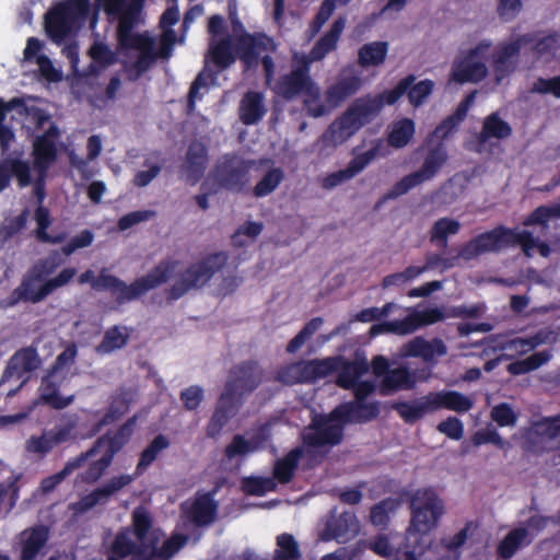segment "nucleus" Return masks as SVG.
I'll return each mask as SVG.
<instances>
[{
	"mask_svg": "<svg viewBox=\"0 0 560 560\" xmlns=\"http://www.w3.org/2000/svg\"><path fill=\"white\" fill-rule=\"evenodd\" d=\"M340 359L328 357L325 359L301 360L298 361L300 377L302 384H311L325 378L338 370Z\"/></svg>",
	"mask_w": 560,
	"mask_h": 560,
	"instance_id": "24",
	"label": "nucleus"
},
{
	"mask_svg": "<svg viewBox=\"0 0 560 560\" xmlns=\"http://www.w3.org/2000/svg\"><path fill=\"white\" fill-rule=\"evenodd\" d=\"M284 179V172L280 167L268 170L260 180L253 187L252 195L255 198H264L272 194Z\"/></svg>",
	"mask_w": 560,
	"mask_h": 560,
	"instance_id": "53",
	"label": "nucleus"
},
{
	"mask_svg": "<svg viewBox=\"0 0 560 560\" xmlns=\"http://www.w3.org/2000/svg\"><path fill=\"white\" fill-rule=\"evenodd\" d=\"M536 433L555 440L560 436V415L547 417L535 423Z\"/></svg>",
	"mask_w": 560,
	"mask_h": 560,
	"instance_id": "64",
	"label": "nucleus"
},
{
	"mask_svg": "<svg viewBox=\"0 0 560 560\" xmlns=\"http://www.w3.org/2000/svg\"><path fill=\"white\" fill-rule=\"evenodd\" d=\"M460 230V223L452 218H440L430 230V242L441 249L448 246V236L455 235Z\"/></svg>",
	"mask_w": 560,
	"mask_h": 560,
	"instance_id": "46",
	"label": "nucleus"
},
{
	"mask_svg": "<svg viewBox=\"0 0 560 560\" xmlns=\"http://www.w3.org/2000/svg\"><path fill=\"white\" fill-rule=\"evenodd\" d=\"M152 527V518L150 514L143 509H136L132 512L131 534H133L138 541H147V535Z\"/></svg>",
	"mask_w": 560,
	"mask_h": 560,
	"instance_id": "61",
	"label": "nucleus"
},
{
	"mask_svg": "<svg viewBox=\"0 0 560 560\" xmlns=\"http://www.w3.org/2000/svg\"><path fill=\"white\" fill-rule=\"evenodd\" d=\"M447 349L445 343L440 338H434L431 341L425 340L423 337H415L405 346V354L412 358H422L430 361L434 355L442 357L446 354Z\"/></svg>",
	"mask_w": 560,
	"mask_h": 560,
	"instance_id": "38",
	"label": "nucleus"
},
{
	"mask_svg": "<svg viewBox=\"0 0 560 560\" xmlns=\"http://www.w3.org/2000/svg\"><path fill=\"white\" fill-rule=\"evenodd\" d=\"M155 549V540L136 542L131 538L130 527H121L114 537L110 546L112 557L122 560L129 556L137 559L149 560Z\"/></svg>",
	"mask_w": 560,
	"mask_h": 560,
	"instance_id": "20",
	"label": "nucleus"
},
{
	"mask_svg": "<svg viewBox=\"0 0 560 560\" xmlns=\"http://www.w3.org/2000/svg\"><path fill=\"white\" fill-rule=\"evenodd\" d=\"M362 86V80L358 75H349L339 79L326 90V101L332 105L338 106L348 97L355 94Z\"/></svg>",
	"mask_w": 560,
	"mask_h": 560,
	"instance_id": "41",
	"label": "nucleus"
},
{
	"mask_svg": "<svg viewBox=\"0 0 560 560\" xmlns=\"http://www.w3.org/2000/svg\"><path fill=\"white\" fill-rule=\"evenodd\" d=\"M49 538L48 528L36 525L24 529L20 534L21 555L20 560H35Z\"/></svg>",
	"mask_w": 560,
	"mask_h": 560,
	"instance_id": "27",
	"label": "nucleus"
},
{
	"mask_svg": "<svg viewBox=\"0 0 560 560\" xmlns=\"http://www.w3.org/2000/svg\"><path fill=\"white\" fill-rule=\"evenodd\" d=\"M207 148L200 142L190 143L186 152L183 172L191 185L197 184L202 178L207 168Z\"/></svg>",
	"mask_w": 560,
	"mask_h": 560,
	"instance_id": "25",
	"label": "nucleus"
},
{
	"mask_svg": "<svg viewBox=\"0 0 560 560\" xmlns=\"http://www.w3.org/2000/svg\"><path fill=\"white\" fill-rule=\"evenodd\" d=\"M434 83L432 80L425 79L418 83H412L407 91V96L411 105L418 107L432 93Z\"/></svg>",
	"mask_w": 560,
	"mask_h": 560,
	"instance_id": "62",
	"label": "nucleus"
},
{
	"mask_svg": "<svg viewBox=\"0 0 560 560\" xmlns=\"http://www.w3.org/2000/svg\"><path fill=\"white\" fill-rule=\"evenodd\" d=\"M96 447L89 448L82 452L78 456L70 458L58 472L44 478L40 482V489L45 493L54 491L58 485H60L68 476H70L75 469L82 467L89 459L95 456Z\"/></svg>",
	"mask_w": 560,
	"mask_h": 560,
	"instance_id": "36",
	"label": "nucleus"
},
{
	"mask_svg": "<svg viewBox=\"0 0 560 560\" xmlns=\"http://www.w3.org/2000/svg\"><path fill=\"white\" fill-rule=\"evenodd\" d=\"M415 135V124L409 118L397 122L388 135V143L393 148L406 147Z\"/></svg>",
	"mask_w": 560,
	"mask_h": 560,
	"instance_id": "57",
	"label": "nucleus"
},
{
	"mask_svg": "<svg viewBox=\"0 0 560 560\" xmlns=\"http://www.w3.org/2000/svg\"><path fill=\"white\" fill-rule=\"evenodd\" d=\"M259 442L256 439L247 441L243 435L236 434L232 441L226 445L224 455L229 459H233L236 456H243L250 452L258 450Z\"/></svg>",
	"mask_w": 560,
	"mask_h": 560,
	"instance_id": "60",
	"label": "nucleus"
},
{
	"mask_svg": "<svg viewBox=\"0 0 560 560\" xmlns=\"http://www.w3.org/2000/svg\"><path fill=\"white\" fill-rule=\"evenodd\" d=\"M209 56L213 65L220 70L231 67L236 60V51L233 49L232 37L226 35L209 46Z\"/></svg>",
	"mask_w": 560,
	"mask_h": 560,
	"instance_id": "43",
	"label": "nucleus"
},
{
	"mask_svg": "<svg viewBox=\"0 0 560 560\" xmlns=\"http://www.w3.org/2000/svg\"><path fill=\"white\" fill-rule=\"evenodd\" d=\"M217 510L213 493L206 492L195 499L186 515L196 526H208L215 520Z\"/></svg>",
	"mask_w": 560,
	"mask_h": 560,
	"instance_id": "31",
	"label": "nucleus"
},
{
	"mask_svg": "<svg viewBox=\"0 0 560 560\" xmlns=\"http://www.w3.org/2000/svg\"><path fill=\"white\" fill-rule=\"evenodd\" d=\"M392 408L407 424H415L429 413L435 412L431 392L412 401H397Z\"/></svg>",
	"mask_w": 560,
	"mask_h": 560,
	"instance_id": "28",
	"label": "nucleus"
},
{
	"mask_svg": "<svg viewBox=\"0 0 560 560\" xmlns=\"http://www.w3.org/2000/svg\"><path fill=\"white\" fill-rule=\"evenodd\" d=\"M326 532L329 538L346 542L359 532V522L353 512H342L327 523Z\"/></svg>",
	"mask_w": 560,
	"mask_h": 560,
	"instance_id": "35",
	"label": "nucleus"
},
{
	"mask_svg": "<svg viewBox=\"0 0 560 560\" xmlns=\"http://www.w3.org/2000/svg\"><path fill=\"white\" fill-rule=\"evenodd\" d=\"M266 113L267 108L261 92L248 91L244 94L238 107V117L245 126L258 124Z\"/></svg>",
	"mask_w": 560,
	"mask_h": 560,
	"instance_id": "29",
	"label": "nucleus"
},
{
	"mask_svg": "<svg viewBox=\"0 0 560 560\" xmlns=\"http://www.w3.org/2000/svg\"><path fill=\"white\" fill-rule=\"evenodd\" d=\"M272 90L285 101L302 96L303 105L311 117L318 118L327 113L320 102V89L311 75V59L306 55L293 56L291 70L279 77Z\"/></svg>",
	"mask_w": 560,
	"mask_h": 560,
	"instance_id": "3",
	"label": "nucleus"
},
{
	"mask_svg": "<svg viewBox=\"0 0 560 560\" xmlns=\"http://www.w3.org/2000/svg\"><path fill=\"white\" fill-rule=\"evenodd\" d=\"M512 132L511 125L503 120L498 112H493L483 119L477 141L479 145H485L491 139H506L511 137Z\"/></svg>",
	"mask_w": 560,
	"mask_h": 560,
	"instance_id": "40",
	"label": "nucleus"
},
{
	"mask_svg": "<svg viewBox=\"0 0 560 560\" xmlns=\"http://www.w3.org/2000/svg\"><path fill=\"white\" fill-rule=\"evenodd\" d=\"M277 489L272 477H245L242 480V490L248 495L261 497Z\"/></svg>",
	"mask_w": 560,
	"mask_h": 560,
	"instance_id": "58",
	"label": "nucleus"
},
{
	"mask_svg": "<svg viewBox=\"0 0 560 560\" xmlns=\"http://www.w3.org/2000/svg\"><path fill=\"white\" fill-rule=\"evenodd\" d=\"M446 161L447 152L442 142L430 148L424 156L421 167L395 183V185L378 200L377 207L385 201L396 199L407 194L410 189L432 179Z\"/></svg>",
	"mask_w": 560,
	"mask_h": 560,
	"instance_id": "11",
	"label": "nucleus"
},
{
	"mask_svg": "<svg viewBox=\"0 0 560 560\" xmlns=\"http://www.w3.org/2000/svg\"><path fill=\"white\" fill-rule=\"evenodd\" d=\"M39 281L32 272L25 276L21 283L10 293L7 299V306H14L20 302H30L33 304L39 303L48 295H43V284L36 288V282Z\"/></svg>",
	"mask_w": 560,
	"mask_h": 560,
	"instance_id": "34",
	"label": "nucleus"
},
{
	"mask_svg": "<svg viewBox=\"0 0 560 560\" xmlns=\"http://www.w3.org/2000/svg\"><path fill=\"white\" fill-rule=\"evenodd\" d=\"M262 380L264 370L258 361H242L230 370L222 393L243 405V398L256 390Z\"/></svg>",
	"mask_w": 560,
	"mask_h": 560,
	"instance_id": "13",
	"label": "nucleus"
},
{
	"mask_svg": "<svg viewBox=\"0 0 560 560\" xmlns=\"http://www.w3.org/2000/svg\"><path fill=\"white\" fill-rule=\"evenodd\" d=\"M368 371L369 364L364 359L346 361L339 369L336 383L343 389H351Z\"/></svg>",
	"mask_w": 560,
	"mask_h": 560,
	"instance_id": "44",
	"label": "nucleus"
},
{
	"mask_svg": "<svg viewBox=\"0 0 560 560\" xmlns=\"http://www.w3.org/2000/svg\"><path fill=\"white\" fill-rule=\"evenodd\" d=\"M444 319L443 312L438 307L427 308L423 311H415L402 319L383 322L374 324L370 328L371 336L382 332H390L395 335H409L420 327L432 325Z\"/></svg>",
	"mask_w": 560,
	"mask_h": 560,
	"instance_id": "15",
	"label": "nucleus"
},
{
	"mask_svg": "<svg viewBox=\"0 0 560 560\" xmlns=\"http://www.w3.org/2000/svg\"><path fill=\"white\" fill-rule=\"evenodd\" d=\"M434 410L447 409L465 413L474 407V401L457 390L431 392Z\"/></svg>",
	"mask_w": 560,
	"mask_h": 560,
	"instance_id": "39",
	"label": "nucleus"
},
{
	"mask_svg": "<svg viewBox=\"0 0 560 560\" xmlns=\"http://www.w3.org/2000/svg\"><path fill=\"white\" fill-rule=\"evenodd\" d=\"M399 501L394 498H386L374 504L370 510V522L375 527L386 528L389 524V513L396 511Z\"/></svg>",
	"mask_w": 560,
	"mask_h": 560,
	"instance_id": "56",
	"label": "nucleus"
},
{
	"mask_svg": "<svg viewBox=\"0 0 560 560\" xmlns=\"http://www.w3.org/2000/svg\"><path fill=\"white\" fill-rule=\"evenodd\" d=\"M156 59L153 44L139 50L137 59L126 67V72L130 81H137Z\"/></svg>",
	"mask_w": 560,
	"mask_h": 560,
	"instance_id": "55",
	"label": "nucleus"
},
{
	"mask_svg": "<svg viewBox=\"0 0 560 560\" xmlns=\"http://www.w3.org/2000/svg\"><path fill=\"white\" fill-rule=\"evenodd\" d=\"M75 425L74 421H70L66 424L55 425L50 430H44L38 436L32 435L25 442L26 452L45 457L56 446L74 439Z\"/></svg>",
	"mask_w": 560,
	"mask_h": 560,
	"instance_id": "16",
	"label": "nucleus"
},
{
	"mask_svg": "<svg viewBox=\"0 0 560 560\" xmlns=\"http://www.w3.org/2000/svg\"><path fill=\"white\" fill-rule=\"evenodd\" d=\"M411 528L418 534H428L444 513L443 502L432 489H418L410 499Z\"/></svg>",
	"mask_w": 560,
	"mask_h": 560,
	"instance_id": "12",
	"label": "nucleus"
},
{
	"mask_svg": "<svg viewBox=\"0 0 560 560\" xmlns=\"http://www.w3.org/2000/svg\"><path fill=\"white\" fill-rule=\"evenodd\" d=\"M132 480L133 477L130 475L114 477L104 486L81 497L79 501L72 503L70 508L75 514L86 513L95 505L106 503L114 493L128 486Z\"/></svg>",
	"mask_w": 560,
	"mask_h": 560,
	"instance_id": "19",
	"label": "nucleus"
},
{
	"mask_svg": "<svg viewBox=\"0 0 560 560\" xmlns=\"http://www.w3.org/2000/svg\"><path fill=\"white\" fill-rule=\"evenodd\" d=\"M11 177L15 176L21 188L27 187L32 183L31 167L26 161L20 159H7Z\"/></svg>",
	"mask_w": 560,
	"mask_h": 560,
	"instance_id": "63",
	"label": "nucleus"
},
{
	"mask_svg": "<svg viewBox=\"0 0 560 560\" xmlns=\"http://www.w3.org/2000/svg\"><path fill=\"white\" fill-rule=\"evenodd\" d=\"M178 260L163 259L154 266L145 276L137 278L130 284L103 269L97 277L92 270H86L79 276V283H90L96 291H108L118 305L139 299L148 291L158 288L168 281L177 266Z\"/></svg>",
	"mask_w": 560,
	"mask_h": 560,
	"instance_id": "1",
	"label": "nucleus"
},
{
	"mask_svg": "<svg viewBox=\"0 0 560 560\" xmlns=\"http://www.w3.org/2000/svg\"><path fill=\"white\" fill-rule=\"evenodd\" d=\"M129 340V332L126 327L121 326H112L109 327L100 342L96 346L95 351L98 354H107L112 353L115 350L124 348Z\"/></svg>",
	"mask_w": 560,
	"mask_h": 560,
	"instance_id": "49",
	"label": "nucleus"
},
{
	"mask_svg": "<svg viewBox=\"0 0 560 560\" xmlns=\"http://www.w3.org/2000/svg\"><path fill=\"white\" fill-rule=\"evenodd\" d=\"M233 27L243 32L235 38V51L245 70H254L261 63L267 84L275 78V61L271 52L277 50L275 40L264 32L248 33L240 21L233 22Z\"/></svg>",
	"mask_w": 560,
	"mask_h": 560,
	"instance_id": "4",
	"label": "nucleus"
},
{
	"mask_svg": "<svg viewBox=\"0 0 560 560\" xmlns=\"http://www.w3.org/2000/svg\"><path fill=\"white\" fill-rule=\"evenodd\" d=\"M57 372L48 370L47 375L43 376L39 386V398L45 404L56 410H61L71 405L74 396L70 395L63 397L59 394V388L62 380L56 378Z\"/></svg>",
	"mask_w": 560,
	"mask_h": 560,
	"instance_id": "26",
	"label": "nucleus"
},
{
	"mask_svg": "<svg viewBox=\"0 0 560 560\" xmlns=\"http://www.w3.org/2000/svg\"><path fill=\"white\" fill-rule=\"evenodd\" d=\"M490 47V40H481L475 47L456 57L452 66L450 80L459 84L482 81L488 74L485 57Z\"/></svg>",
	"mask_w": 560,
	"mask_h": 560,
	"instance_id": "14",
	"label": "nucleus"
},
{
	"mask_svg": "<svg viewBox=\"0 0 560 560\" xmlns=\"http://www.w3.org/2000/svg\"><path fill=\"white\" fill-rule=\"evenodd\" d=\"M346 422L366 423L376 419L381 412L380 401L341 402L338 405Z\"/></svg>",
	"mask_w": 560,
	"mask_h": 560,
	"instance_id": "32",
	"label": "nucleus"
},
{
	"mask_svg": "<svg viewBox=\"0 0 560 560\" xmlns=\"http://www.w3.org/2000/svg\"><path fill=\"white\" fill-rule=\"evenodd\" d=\"M378 114V104L361 96L329 125L325 136L335 144H341L354 136L363 126L371 122Z\"/></svg>",
	"mask_w": 560,
	"mask_h": 560,
	"instance_id": "8",
	"label": "nucleus"
},
{
	"mask_svg": "<svg viewBox=\"0 0 560 560\" xmlns=\"http://www.w3.org/2000/svg\"><path fill=\"white\" fill-rule=\"evenodd\" d=\"M303 454L304 452L302 447H294L282 458L277 459L273 465L272 478L281 485L291 482L296 469L299 468V463Z\"/></svg>",
	"mask_w": 560,
	"mask_h": 560,
	"instance_id": "42",
	"label": "nucleus"
},
{
	"mask_svg": "<svg viewBox=\"0 0 560 560\" xmlns=\"http://www.w3.org/2000/svg\"><path fill=\"white\" fill-rule=\"evenodd\" d=\"M345 26L346 19L343 16H339L334 21L329 31L314 44L310 54L306 55V58L311 59V63L313 61L323 60L329 52L337 48V44L345 30Z\"/></svg>",
	"mask_w": 560,
	"mask_h": 560,
	"instance_id": "30",
	"label": "nucleus"
},
{
	"mask_svg": "<svg viewBox=\"0 0 560 560\" xmlns=\"http://www.w3.org/2000/svg\"><path fill=\"white\" fill-rule=\"evenodd\" d=\"M254 162L237 153H225L214 163L209 177L220 188L232 192H243L249 183V172Z\"/></svg>",
	"mask_w": 560,
	"mask_h": 560,
	"instance_id": "10",
	"label": "nucleus"
},
{
	"mask_svg": "<svg viewBox=\"0 0 560 560\" xmlns=\"http://www.w3.org/2000/svg\"><path fill=\"white\" fill-rule=\"evenodd\" d=\"M415 81L416 77L413 74H408L399 80L394 89L384 91L375 96L368 94L363 96V98L378 104L381 112L385 104L394 105L402 95H405Z\"/></svg>",
	"mask_w": 560,
	"mask_h": 560,
	"instance_id": "50",
	"label": "nucleus"
},
{
	"mask_svg": "<svg viewBox=\"0 0 560 560\" xmlns=\"http://www.w3.org/2000/svg\"><path fill=\"white\" fill-rule=\"evenodd\" d=\"M388 54L387 42H372L362 45L358 51V63L362 68L377 67L384 63Z\"/></svg>",
	"mask_w": 560,
	"mask_h": 560,
	"instance_id": "45",
	"label": "nucleus"
},
{
	"mask_svg": "<svg viewBox=\"0 0 560 560\" xmlns=\"http://www.w3.org/2000/svg\"><path fill=\"white\" fill-rule=\"evenodd\" d=\"M516 245L521 246L527 257L532 256L530 250L535 247L538 248L542 257H548L551 253L550 246L546 242H538L530 231L517 232L516 229L501 224L464 243L459 248L458 256L468 261L483 254H498Z\"/></svg>",
	"mask_w": 560,
	"mask_h": 560,
	"instance_id": "2",
	"label": "nucleus"
},
{
	"mask_svg": "<svg viewBox=\"0 0 560 560\" xmlns=\"http://www.w3.org/2000/svg\"><path fill=\"white\" fill-rule=\"evenodd\" d=\"M378 114V104L361 96L329 125L325 136L335 144H341L354 136L363 126L371 122Z\"/></svg>",
	"mask_w": 560,
	"mask_h": 560,
	"instance_id": "7",
	"label": "nucleus"
},
{
	"mask_svg": "<svg viewBox=\"0 0 560 560\" xmlns=\"http://www.w3.org/2000/svg\"><path fill=\"white\" fill-rule=\"evenodd\" d=\"M73 24L72 8L68 3H59L45 15V31L56 44H61L70 34Z\"/></svg>",
	"mask_w": 560,
	"mask_h": 560,
	"instance_id": "22",
	"label": "nucleus"
},
{
	"mask_svg": "<svg viewBox=\"0 0 560 560\" xmlns=\"http://www.w3.org/2000/svg\"><path fill=\"white\" fill-rule=\"evenodd\" d=\"M324 324L322 317H314L308 320L303 328L289 341L287 346L288 353L298 352L302 346L311 338Z\"/></svg>",
	"mask_w": 560,
	"mask_h": 560,
	"instance_id": "59",
	"label": "nucleus"
},
{
	"mask_svg": "<svg viewBox=\"0 0 560 560\" xmlns=\"http://www.w3.org/2000/svg\"><path fill=\"white\" fill-rule=\"evenodd\" d=\"M61 137V131L55 122H50L48 129L37 136L33 141V163L35 168L46 174L50 165L56 161L58 149L57 143Z\"/></svg>",
	"mask_w": 560,
	"mask_h": 560,
	"instance_id": "17",
	"label": "nucleus"
},
{
	"mask_svg": "<svg viewBox=\"0 0 560 560\" xmlns=\"http://www.w3.org/2000/svg\"><path fill=\"white\" fill-rule=\"evenodd\" d=\"M131 398L129 393L125 388L117 389L112 396L106 412L103 417L94 424L93 431L96 433L104 427L115 422L125 413L128 412L130 407Z\"/></svg>",
	"mask_w": 560,
	"mask_h": 560,
	"instance_id": "37",
	"label": "nucleus"
},
{
	"mask_svg": "<svg viewBox=\"0 0 560 560\" xmlns=\"http://www.w3.org/2000/svg\"><path fill=\"white\" fill-rule=\"evenodd\" d=\"M347 424L338 406L329 413L315 415L301 436L307 453L325 446L339 445L345 439Z\"/></svg>",
	"mask_w": 560,
	"mask_h": 560,
	"instance_id": "6",
	"label": "nucleus"
},
{
	"mask_svg": "<svg viewBox=\"0 0 560 560\" xmlns=\"http://www.w3.org/2000/svg\"><path fill=\"white\" fill-rule=\"evenodd\" d=\"M527 536V528H513L498 545V555L503 559L512 558L523 544L529 545L532 542V539L525 541Z\"/></svg>",
	"mask_w": 560,
	"mask_h": 560,
	"instance_id": "51",
	"label": "nucleus"
},
{
	"mask_svg": "<svg viewBox=\"0 0 560 560\" xmlns=\"http://www.w3.org/2000/svg\"><path fill=\"white\" fill-rule=\"evenodd\" d=\"M552 354L549 350L535 352L524 360L511 362L506 370L512 375H522L539 369L550 361Z\"/></svg>",
	"mask_w": 560,
	"mask_h": 560,
	"instance_id": "52",
	"label": "nucleus"
},
{
	"mask_svg": "<svg viewBox=\"0 0 560 560\" xmlns=\"http://www.w3.org/2000/svg\"><path fill=\"white\" fill-rule=\"evenodd\" d=\"M170 446V440L164 434H158L141 452L135 469V476H141L158 458L159 454Z\"/></svg>",
	"mask_w": 560,
	"mask_h": 560,
	"instance_id": "48",
	"label": "nucleus"
},
{
	"mask_svg": "<svg viewBox=\"0 0 560 560\" xmlns=\"http://www.w3.org/2000/svg\"><path fill=\"white\" fill-rule=\"evenodd\" d=\"M42 365L37 349L33 346L24 347L14 352L9 359L2 373L0 384L12 378L22 380L26 374L35 372Z\"/></svg>",
	"mask_w": 560,
	"mask_h": 560,
	"instance_id": "18",
	"label": "nucleus"
},
{
	"mask_svg": "<svg viewBox=\"0 0 560 560\" xmlns=\"http://www.w3.org/2000/svg\"><path fill=\"white\" fill-rule=\"evenodd\" d=\"M34 219L37 224L35 236L39 242L47 244H60L66 241V232H61L56 235H51L47 232L48 228L52 222L48 208L44 206H38L34 212Z\"/></svg>",
	"mask_w": 560,
	"mask_h": 560,
	"instance_id": "47",
	"label": "nucleus"
},
{
	"mask_svg": "<svg viewBox=\"0 0 560 560\" xmlns=\"http://www.w3.org/2000/svg\"><path fill=\"white\" fill-rule=\"evenodd\" d=\"M534 42L532 33L523 34L516 39L500 44L497 46L492 55V67L498 80H501L513 71L512 58H516L523 46Z\"/></svg>",
	"mask_w": 560,
	"mask_h": 560,
	"instance_id": "21",
	"label": "nucleus"
},
{
	"mask_svg": "<svg viewBox=\"0 0 560 560\" xmlns=\"http://www.w3.org/2000/svg\"><path fill=\"white\" fill-rule=\"evenodd\" d=\"M241 406L242 404L237 400L221 393L206 427L207 436L212 439L219 436L228 422L237 413Z\"/></svg>",
	"mask_w": 560,
	"mask_h": 560,
	"instance_id": "23",
	"label": "nucleus"
},
{
	"mask_svg": "<svg viewBox=\"0 0 560 560\" xmlns=\"http://www.w3.org/2000/svg\"><path fill=\"white\" fill-rule=\"evenodd\" d=\"M147 0H104V9L108 14L119 18L117 42L120 48L141 50L153 44V40L140 33H133Z\"/></svg>",
	"mask_w": 560,
	"mask_h": 560,
	"instance_id": "5",
	"label": "nucleus"
},
{
	"mask_svg": "<svg viewBox=\"0 0 560 560\" xmlns=\"http://www.w3.org/2000/svg\"><path fill=\"white\" fill-rule=\"evenodd\" d=\"M277 548L272 560H300L302 557L300 546L294 536L282 533L276 538Z\"/></svg>",
	"mask_w": 560,
	"mask_h": 560,
	"instance_id": "54",
	"label": "nucleus"
},
{
	"mask_svg": "<svg viewBox=\"0 0 560 560\" xmlns=\"http://www.w3.org/2000/svg\"><path fill=\"white\" fill-rule=\"evenodd\" d=\"M228 255L223 252L213 253L197 262L190 264L167 291V299L176 301L191 289L206 285L212 277L228 262Z\"/></svg>",
	"mask_w": 560,
	"mask_h": 560,
	"instance_id": "9",
	"label": "nucleus"
},
{
	"mask_svg": "<svg viewBox=\"0 0 560 560\" xmlns=\"http://www.w3.org/2000/svg\"><path fill=\"white\" fill-rule=\"evenodd\" d=\"M418 383L417 374L407 366L392 369L382 380L381 393L383 395L399 390H411Z\"/></svg>",
	"mask_w": 560,
	"mask_h": 560,
	"instance_id": "33",
	"label": "nucleus"
}]
</instances>
